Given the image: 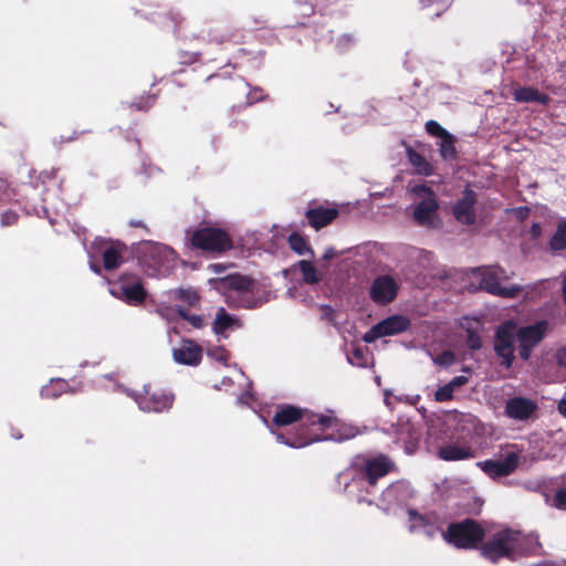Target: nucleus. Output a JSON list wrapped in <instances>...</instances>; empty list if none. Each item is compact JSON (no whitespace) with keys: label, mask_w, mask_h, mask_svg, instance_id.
Here are the masks:
<instances>
[{"label":"nucleus","mask_w":566,"mask_h":566,"mask_svg":"<svg viewBox=\"0 0 566 566\" xmlns=\"http://www.w3.org/2000/svg\"><path fill=\"white\" fill-rule=\"evenodd\" d=\"M98 251L102 253L104 269L106 270L111 271L117 269L124 260L123 247L120 244L108 243L105 242L104 240H96L92 244L91 250L87 251L90 259V268L96 274H99L101 272V269L96 260V253Z\"/></svg>","instance_id":"10"},{"label":"nucleus","mask_w":566,"mask_h":566,"mask_svg":"<svg viewBox=\"0 0 566 566\" xmlns=\"http://www.w3.org/2000/svg\"><path fill=\"white\" fill-rule=\"evenodd\" d=\"M408 159L416 171L423 176H430L433 172V168L420 154L412 149H408Z\"/></svg>","instance_id":"31"},{"label":"nucleus","mask_w":566,"mask_h":566,"mask_svg":"<svg viewBox=\"0 0 566 566\" xmlns=\"http://www.w3.org/2000/svg\"><path fill=\"white\" fill-rule=\"evenodd\" d=\"M42 211H43V213H44V214H46V213H48V209H46V208H44V207L42 208Z\"/></svg>","instance_id":"54"},{"label":"nucleus","mask_w":566,"mask_h":566,"mask_svg":"<svg viewBox=\"0 0 566 566\" xmlns=\"http://www.w3.org/2000/svg\"><path fill=\"white\" fill-rule=\"evenodd\" d=\"M408 516V528L410 533L423 534L429 538H433L442 532L434 514L422 515L415 510H409Z\"/></svg>","instance_id":"18"},{"label":"nucleus","mask_w":566,"mask_h":566,"mask_svg":"<svg viewBox=\"0 0 566 566\" xmlns=\"http://www.w3.org/2000/svg\"><path fill=\"white\" fill-rule=\"evenodd\" d=\"M111 294L128 303H139L145 297V291L137 276H123L109 287Z\"/></svg>","instance_id":"15"},{"label":"nucleus","mask_w":566,"mask_h":566,"mask_svg":"<svg viewBox=\"0 0 566 566\" xmlns=\"http://www.w3.org/2000/svg\"><path fill=\"white\" fill-rule=\"evenodd\" d=\"M375 380L378 385L380 384V378L378 376L375 378Z\"/></svg>","instance_id":"53"},{"label":"nucleus","mask_w":566,"mask_h":566,"mask_svg":"<svg viewBox=\"0 0 566 566\" xmlns=\"http://www.w3.org/2000/svg\"><path fill=\"white\" fill-rule=\"evenodd\" d=\"M153 102H154V97L153 96H148L146 105L136 104V107L138 109H146V108H148L153 104Z\"/></svg>","instance_id":"48"},{"label":"nucleus","mask_w":566,"mask_h":566,"mask_svg":"<svg viewBox=\"0 0 566 566\" xmlns=\"http://www.w3.org/2000/svg\"><path fill=\"white\" fill-rule=\"evenodd\" d=\"M556 359L559 366L566 367V346L557 350Z\"/></svg>","instance_id":"46"},{"label":"nucleus","mask_w":566,"mask_h":566,"mask_svg":"<svg viewBox=\"0 0 566 566\" xmlns=\"http://www.w3.org/2000/svg\"><path fill=\"white\" fill-rule=\"evenodd\" d=\"M520 463V455L516 452H509L499 460L480 461L476 465L490 478H501L511 474Z\"/></svg>","instance_id":"17"},{"label":"nucleus","mask_w":566,"mask_h":566,"mask_svg":"<svg viewBox=\"0 0 566 566\" xmlns=\"http://www.w3.org/2000/svg\"><path fill=\"white\" fill-rule=\"evenodd\" d=\"M18 219V214L13 211H6L1 214V224L2 226H11Z\"/></svg>","instance_id":"42"},{"label":"nucleus","mask_w":566,"mask_h":566,"mask_svg":"<svg viewBox=\"0 0 566 566\" xmlns=\"http://www.w3.org/2000/svg\"><path fill=\"white\" fill-rule=\"evenodd\" d=\"M476 195L471 189H465L452 207L455 220L462 224H473L476 219Z\"/></svg>","instance_id":"21"},{"label":"nucleus","mask_w":566,"mask_h":566,"mask_svg":"<svg viewBox=\"0 0 566 566\" xmlns=\"http://www.w3.org/2000/svg\"><path fill=\"white\" fill-rule=\"evenodd\" d=\"M177 294L181 300H185L190 305H193L198 301V294L192 289H180Z\"/></svg>","instance_id":"39"},{"label":"nucleus","mask_w":566,"mask_h":566,"mask_svg":"<svg viewBox=\"0 0 566 566\" xmlns=\"http://www.w3.org/2000/svg\"><path fill=\"white\" fill-rule=\"evenodd\" d=\"M563 292H566V273H565L564 282H563Z\"/></svg>","instance_id":"52"},{"label":"nucleus","mask_w":566,"mask_h":566,"mask_svg":"<svg viewBox=\"0 0 566 566\" xmlns=\"http://www.w3.org/2000/svg\"><path fill=\"white\" fill-rule=\"evenodd\" d=\"M551 249L560 251L566 249V219L560 221L549 241Z\"/></svg>","instance_id":"34"},{"label":"nucleus","mask_w":566,"mask_h":566,"mask_svg":"<svg viewBox=\"0 0 566 566\" xmlns=\"http://www.w3.org/2000/svg\"><path fill=\"white\" fill-rule=\"evenodd\" d=\"M480 322L476 319L463 318L461 326L467 331V345L471 349H479L482 346L481 337L479 335L478 326Z\"/></svg>","instance_id":"29"},{"label":"nucleus","mask_w":566,"mask_h":566,"mask_svg":"<svg viewBox=\"0 0 566 566\" xmlns=\"http://www.w3.org/2000/svg\"><path fill=\"white\" fill-rule=\"evenodd\" d=\"M354 38L349 34H343L338 38L337 40V45L344 50L346 48H348L352 43H354Z\"/></svg>","instance_id":"44"},{"label":"nucleus","mask_w":566,"mask_h":566,"mask_svg":"<svg viewBox=\"0 0 566 566\" xmlns=\"http://www.w3.org/2000/svg\"><path fill=\"white\" fill-rule=\"evenodd\" d=\"M289 244H290L291 249L298 255H310V256L314 255V253H313L312 249L310 248L305 238H303L298 233H292L289 237Z\"/></svg>","instance_id":"33"},{"label":"nucleus","mask_w":566,"mask_h":566,"mask_svg":"<svg viewBox=\"0 0 566 566\" xmlns=\"http://www.w3.org/2000/svg\"><path fill=\"white\" fill-rule=\"evenodd\" d=\"M337 216V210L334 208H316L306 212L308 223L316 230L325 227L333 221Z\"/></svg>","instance_id":"26"},{"label":"nucleus","mask_w":566,"mask_h":566,"mask_svg":"<svg viewBox=\"0 0 566 566\" xmlns=\"http://www.w3.org/2000/svg\"><path fill=\"white\" fill-rule=\"evenodd\" d=\"M334 254H335L334 249H332V248H331V249H327V250L325 251L324 255H323V259H324V260H328V259L333 258V256H334Z\"/></svg>","instance_id":"49"},{"label":"nucleus","mask_w":566,"mask_h":566,"mask_svg":"<svg viewBox=\"0 0 566 566\" xmlns=\"http://www.w3.org/2000/svg\"><path fill=\"white\" fill-rule=\"evenodd\" d=\"M399 282L391 275L377 276L369 289L370 298L379 305L391 303L399 291Z\"/></svg>","instance_id":"14"},{"label":"nucleus","mask_w":566,"mask_h":566,"mask_svg":"<svg viewBox=\"0 0 566 566\" xmlns=\"http://www.w3.org/2000/svg\"><path fill=\"white\" fill-rule=\"evenodd\" d=\"M145 396H136L132 391L127 390V395L130 396L143 411L161 412L168 410L174 402V396L169 392H159L148 395V389L145 387Z\"/></svg>","instance_id":"20"},{"label":"nucleus","mask_w":566,"mask_h":566,"mask_svg":"<svg viewBox=\"0 0 566 566\" xmlns=\"http://www.w3.org/2000/svg\"><path fill=\"white\" fill-rule=\"evenodd\" d=\"M532 234L534 237H538L541 234V227H539V224H533V227H532Z\"/></svg>","instance_id":"50"},{"label":"nucleus","mask_w":566,"mask_h":566,"mask_svg":"<svg viewBox=\"0 0 566 566\" xmlns=\"http://www.w3.org/2000/svg\"><path fill=\"white\" fill-rule=\"evenodd\" d=\"M263 421L272 434L275 436L279 443L296 449L304 448L318 441L342 442L344 440L354 438L358 433L356 427L350 423L342 422L334 418L332 415H318L310 417L308 421L312 427H315V431L310 432L304 437L294 439H285L282 432L275 431L265 419H263Z\"/></svg>","instance_id":"3"},{"label":"nucleus","mask_w":566,"mask_h":566,"mask_svg":"<svg viewBox=\"0 0 566 566\" xmlns=\"http://www.w3.org/2000/svg\"><path fill=\"white\" fill-rule=\"evenodd\" d=\"M385 396H386V398H385V402H386L387 405H389V392H388V391H385Z\"/></svg>","instance_id":"51"},{"label":"nucleus","mask_w":566,"mask_h":566,"mask_svg":"<svg viewBox=\"0 0 566 566\" xmlns=\"http://www.w3.org/2000/svg\"><path fill=\"white\" fill-rule=\"evenodd\" d=\"M179 314L181 317H184L185 319H187L191 326H193L195 328H202L206 323H205V319L202 316L200 315H195V314H187L185 311L180 310L179 311Z\"/></svg>","instance_id":"38"},{"label":"nucleus","mask_w":566,"mask_h":566,"mask_svg":"<svg viewBox=\"0 0 566 566\" xmlns=\"http://www.w3.org/2000/svg\"><path fill=\"white\" fill-rule=\"evenodd\" d=\"M468 382V378L465 376H457L451 379L447 385L440 387L436 394L434 398L437 401H447L452 398L453 391L455 388H459Z\"/></svg>","instance_id":"30"},{"label":"nucleus","mask_w":566,"mask_h":566,"mask_svg":"<svg viewBox=\"0 0 566 566\" xmlns=\"http://www.w3.org/2000/svg\"><path fill=\"white\" fill-rule=\"evenodd\" d=\"M296 266L302 273L303 281L307 284H316L324 277L323 272L311 260H301Z\"/></svg>","instance_id":"28"},{"label":"nucleus","mask_w":566,"mask_h":566,"mask_svg":"<svg viewBox=\"0 0 566 566\" xmlns=\"http://www.w3.org/2000/svg\"><path fill=\"white\" fill-rule=\"evenodd\" d=\"M242 326L241 321L230 315L223 307H220L212 324V331L219 338H227L231 332L239 329Z\"/></svg>","instance_id":"24"},{"label":"nucleus","mask_w":566,"mask_h":566,"mask_svg":"<svg viewBox=\"0 0 566 566\" xmlns=\"http://www.w3.org/2000/svg\"><path fill=\"white\" fill-rule=\"evenodd\" d=\"M553 505L558 509H566V490H559L555 494Z\"/></svg>","instance_id":"41"},{"label":"nucleus","mask_w":566,"mask_h":566,"mask_svg":"<svg viewBox=\"0 0 566 566\" xmlns=\"http://www.w3.org/2000/svg\"><path fill=\"white\" fill-rule=\"evenodd\" d=\"M77 389L69 384V381L56 378L52 379L49 385L44 386L41 390V396L44 398H56L63 392H75Z\"/></svg>","instance_id":"27"},{"label":"nucleus","mask_w":566,"mask_h":566,"mask_svg":"<svg viewBox=\"0 0 566 566\" xmlns=\"http://www.w3.org/2000/svg\"><path fill=\"white\" fill-rule=\"evenodd\" d=\"M208 356L219 363L227 364L229 354L224 347L217 346L213 348H209L207 352Z\"/></svg>","instance_id":"36"},{"label":"nucleus","mask_w":566,"mask_h":566,"mask_svg":"<svg viewBox=\"0 0 566 566\" xmlns=\"http://www.w3.org/2000/svg\"><path fill=\"white\" fill-rule=\"evenodd\" d=\"M434 364L440 366H449L454 361V355L450 352H443L433 359Z\"/></svg>","instance_id":"40"},{"label":"nucleus","mask_w":566,"mask_h":566,"mask_svg":"<svg viewBox=\"0 0 566 566\" xmlns=\"http://www.w3.org/2000/svg\"><path fill=\"white\" fill-rule=\"evenodd\" d=\"M410 326V321L402 315L389 316L378 324L374 325L363 336L365 343H373L377 338L385 336H392L407 331Z\"/></svg>","instance_id":"13"},{"label":"nucleus","mask_w":566,"mask_h":566,"mask_svg":"<svg viewBox=\"0 0 566 566\" xmlns=\"http://www.w3.org/2000/svg\"><path fill=\"white\" fill-rule=\"evenodd\" d=\"M201 357V347L190 339L181 340L180 345L172 349V358L179 365L196 366Z\"/></svg>","instance_id":"23"},{"label":"nucleus","mask_w":566,"mask_h":566,"mask_svg":"<svg viewBox=\"0 0 566 566\" xmlns=\"http://www.w3.org/2000/svg\"><path fill=\"white\" fill-rule=\"evenodd\" d=\"M438 457L448 462L463 461L475 458L476 449L465 438H459L441 446L438 450Z\"/></svg>","instance_id":"16"},{"label":"nucleus","mask_w":566,"mask_h":566,"mask_svg":"<svg viewBox=\"0 0 566 566\" xmlns=\"http://www.w3.org/2000/svg\"><path fill=\"white\" fill-rule=\"evenodd\" d=\"M427 132L438 138L447 136L449 133L436 120H429L426 123Z\"/></svg>","instance_id":"37"},{"label":"nucleus","mask_w":566,"mask_h":566,"mask_svg":"<svg viewBox=\"0 0 566 566\" xmlns=\"http://www.w3.org/2000/svg\"><path fill=\"white\" fill-rule=\"evenodd\" d=\"M312 416H317V415L310 412V411H304L300 408H296V407H293L290 405H284V406H281L277 409V411L275 412V415L273 417V424L276 427H285V426L293 424L296 421H300V428L296 433L287 436V437L284 433H282V434L285 439H294V438H298V437H304L307 433L315 431V427H312L308 421V418Z\"/></svg>","instance_id":"9"},{"label":"nucleus","mask_w":566,"mask_h":566,"mask_svg":"<svg viewBox=\"0 0 566 566\" xmlns=\"http://www.w3.org/2000/svg\"><path fill=\"white\" fill-rule=\"evenodd\" d=\"M443 539L458 548H473L484 536V530L472 520L449 525L447 531L441 532Z\"/></svg>","instance_id":"8"},{"label":"nucleus","mask_w":566,"mask_h":566,"mask_svg":"<svg viewBox=\"0 0 566 566\" xmlns=\"http://www.w3.org/2000/svg\"><path fill=\"white\" fill-rule=\"evenodd\" d=\"M140 263L150 276H165L177 263V253L168 245L146 242L142 247Z\"/></svg>","instance_id":"5"},{"label":"nucleus","mask_w":566,"mask_h":566,"mask_svg":"<svg viewBox=\"0 0 566 566\" xmlns=\"http://www.w3.org/2000/svg\"><path fill=\"white\" fill-rule=\"evenodd\" d=\"M418 202L412 207L413 221L426 228H433L437 223L439 203L433 191L424 185H415L410 188Z\"/></svg>","instance_id":"7"},{"label":"nucleus","mask_w":566,"mask_h":566,"mask_svg":"<svg viewBox=\"0 0 566 566\" xmlns=\"http://www.w3.org/2000/svg\"><path fill=\"white\" fill-rule=\"evenodd\" d=\"M536 410V401L522 396H514L509 398L504 406L505 416L516 421L528 420L532 418Z\"/></svg>","instance_id":"19"},{"label":"nucleus","mask_w":566,"mask_h":566,"mask_svg":"<svg viewBox=\"0 0 566 566\" xmlns=\"http://www.w3.org/2000/svg\"><path fill=\"white\" fill-rule=\"evenodd\" d=\"M347 360L356 367H367L370 361V355L367 348L355 346L347 353Z\"/></svg>","instance_id":"32"},{"label":"nucleus","mask_w":566,"mask_h":566,"mask_svg":"<svg viewBox=\"0 0 566 566\" xmlns=\"http://www.w3.org/2000/svg\"><path fill=\"white\" fill-rule=\"evenodd\" d=\"M227 265L222 263H212L208 265V270L214 274H221L226 272Z\"/></svg>","instance_id":"45"},{"label":"nucleus","mask_w":566,"mask_h":566,"mask_svg":"<svg viewBox=\"0 0 566 566\" xmlns=\"http://www.w3.org/2000/svg\"><path fill=\"white\" fill-rule=\"evenodd\" d=\"M548 331V323L539 321L535 324L518 327L514 322L501 324L495 334L494 350L501 359V365L506 368L514 360L515 344H518V355L527 360L534 347H536Z\"/></svg>","instance_id":"1"},{"label":"nucleus","mask_w":566,"mask_h":566,"mask_svg":"<svg viewBox=\"0 0 566 566\" xmlns=\"http://www.w3.org/2000/svg\"><path fill=\"white\" fill-rule=\"evenodd\" d=\"M410 496L411 490L409 485L405 482H396L382 492L377 505L384 511H389L390 509L406 502Z\"/></svg>","instance_id":"22"},{"label":"nucleus","mask_w":566,"mask_h":566,"mask_svg":"<svg viewBox=\"0 0 566 566\" xmlns=\"http://www.w3.org/2000/svg\"><path fill=\"white\" fill-rule=\"evenodd\" d=\"M254 401V396L252 392L250 391H247L244 394H241L239 397H238V403L240 405H244V406H249V407H253L252 402Z\"/></svg>","instance_id":"43"},{"label":"nucleus","mask_w":566,"mask_h":566,"mask_svg":"<svg viewBox=\"0 0 566 566\" xmlns=\"http://www.w3.org/2000/svg\"><path fill=\"white\" fill-rule=\"evenodd\" d=\"M480 277L481 287L490 294L502 297H514L520 291L517 285H502L501 281L506 280L509 276L506 275L505 271L499 266L480 270Z\"/></svg>","instance_id":"12"},{"label":"nucleus","mask_w":566,"mask_h":566,"mask_svg":"<svg viewBox=\"0 0 566 566\" xmlns=\"http://www.w3.org/2000/svg\"><path fill=\"white\" fill-rule=\"evenodd\" d=\"M539 547L534 534L504 528L494 533L482 547V555L492 563L501 558L515 559L517 556L535 554Z\"/></svg>","instance_id":"4"},{"label":"nucleus","mask_w":566,"mask_h":566,"mask_svg":"<svg viewBox=\"0 0 566 566\" xmlns=\"http://www.w3.org/2000/svg\"><path fill=\"white\" fill-rule=\"evenodd\" d=\"M392 467L391 460L384 454L375 457L358 455L352 467L339 475V480L345 481L350 478V482H345L347 493L355 495L358 502L371 504L373 501L363 492L371 493L370 489L374 488L377 480L385 476Z\"/></svg>","instance_id":"2"},{"label":"nucleus","mask_w":566,"mask_h":566,"mask_svg":"<svg viewBox=\"0 0 566 566\" xmlns=\"http://www.w3.org/2000/svg\"><path fill=\"white\" fill-rule=\"evenodd\" d=\"M209 284L217 290L230 287L237 291L241 295V305L247 308L258 307L266 301V298L251 297L250 292L253 284L252 281L245 276L228 275L222 279H211L209 280Z\"/></svg>","instance_id":"11"},{"label":"nucleus","mask_w":566,"mask_h":566,"mask_svg":"<svg viewBox=\"0 0 566 566\" xmlns=\"http://www.w3.org/2000/svg\"><path fill=\"white\" fill-rule=\"evenodd\" d=\"M558 411L560 412L562 416L566 418V398H563L558 402Z\"/></svg>","instance_id":"47"},{"label":"nucleus","mask_w":566,"mask_h":566,"mask_svg":"<svg viewBox=\"0 0 566 566\" xmlns=\"http://www.w3.org/2000/svg\"><path fill=\"white\" fill-rule=\"evenodd\" d=\"M192 247L213 254H222L233 248L230 234L220 228L205 227L195 231H187Z\"/></svg>","instance_id":"6"},{"label":"nucleus","mask_w":566,"mask_h":566,"mask_svg":"<svg viewBox=\"0 0 566 566\" xmlns=\"http://www.w3.org/2000/svg\"><path fill=\"white\" fill-rule=\"evenodd\" d=\"M513 97L514 101L518 103H537L541 105H547L551 101L547 94H544L537 88L531 86H520L514 88Z\"/></svg>","instance_id":"25"},{"label":"nucleus","mask_w":566,"mask_h":566,"mask_svg":"<svg viewBox=\"0 0 566 566\" xmlns=\"http://www.w3.org/2000/svg\"><path fill=\"white\" fill-rule=\"evenodd\" d=\"M439 151L443 159H452L455 156L454 138L449 133L447 136L440 138Z\"/></svg>","instance_id":"35"}]
</instances>
